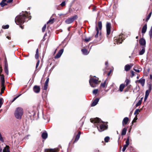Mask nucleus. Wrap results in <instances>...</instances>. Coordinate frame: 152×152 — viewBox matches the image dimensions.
Returning <instances> with one entry per match:
<instances>
[{"label": "nucleus", "mask_w": 152, "mask_h": 152, "mask_svg": "<svg viewBox=\"0 0 152 152\" xmlns=\"http://www.w3.org/2000/svg\"><path fill=\"white\" fill-rule=\"evenodd\" d=\"M111 24L110 23L107 22L106 25V28L107 30V35H108L110 32Z\"/></svg>", "instance_id": "8"}, {"label": "nucleus", "mask_w": 152, "mask_h": 152, "mask_svg": "<svg viewBox=\"0 0 152 152\" xmlns=\"http://www.w3.org/2000/svg\"><path fill=\"white\" fill-rule=\"evenodd\" d=\"M130 82V80L127 79H126L125 81V85L126 86H127L128 85V84Z\"/></svg>", "instance_id": "31"}, {"label": "nucleus", "mask_w": 152, "mask_h": 152, "mask_svg": "<svg viewBox=\"0 0 152 152\" xmlns=\"http://www.w3.org/2000/svg\"><path fill=\"white\" fill-rule=\"evenodd\" d=\"M42 137L43 139H46L48 137L47 133L46 131L43 132L42 134Z\"/></svg>", "instance_id": "18"}, {"label": "nucleus", "mask_w": 152, "mask_h": 152, "mask_svg": "<svg viewBox=\"0 0 152 152\" xmlns=\"http://www.w3.org/2000/svg\"><path fill=\"white\" fill-rule=\"evenodd\" d=\"M134 71H135L136 72H140V70H139L138 69H137L136 67H134Z\"/></svg>", "instance_id": "47"}, {"label": "nucleus", "mask_w": 152, "mask_h": 152, "mask_svg": "<svg viewBox=\"0 0 152 152\" xmlns=\"http://www.w3.org/2000/svg\"><path fill=\"white\" fill-rule=\"evenodd\" d=\"M110 139V137H106L104 139V140L105 142H108L109 141V140Z\"/></svg>", "instance_id": "35"}, {"label": "nucleus", "mask_w": 152, "mask_h": 152, "mask_svg": "<svg viewBox=\"0 0 152 152\" xmlns=\"http://www.w3.org/2000/svg\"><path fill=\"white\" fill-rule=\"evenodd\" d=\"M127 130V128H124L122 131L121 135H125L126 133Z\"/></svg>", "instance_id": "21"}, {"label": "nucleus", "mask_w": 152, "mask_h": 152, "mask_svg": "<svg viewBox=\"0 0 152 152\" xmlns=\"http://www.w3.org/2000/svg\"><path fill=\"white\" fill-rule=\"evenodd\" d=\"M35 58L36 59H37L39 58V54H36L35 55Z\"/></svg>", "instance_id": "52"}, {"label": "nucleus", "mask_w": 152, "mask_h": 152, "mask_svg": "<svg viewBox=\"0 0 152 152\" xmlns=\"http://www.w3.org/2000/svg\"><path fill=\"white\" fill-rule=\"evenodd\" d=\"M130 72L132 75L131 77H132L134 76V72L133 71H131Z\"/></svg>", "instance_id": "51"}, {"label": "nucleus", "mask_w": 152, "mask_h": 152, "mask_svg": "<svg viewBox=\"0 0 152 152\" xmlns=\"http://www.w3.org/2000/svg\"><path fill=\"white\" fill-rule=\"evenodd\" d=\"M151 14H152V12H150L149 13L148 15L147 16L146 19V21H148L149 19L150 18V17L151 16Z\"/></svg>", "instance_id": "34"}, {"label": "nucleus", "mask_w": 152, "mask_h": 152, "mask_svg": "<svg viewBox=\"0 0 152 152\" xmlns=\"http://www.w3.org/2000/svg\"><path fill=\"white\" fill-rule=\"evenodd\" d=\"M111 71H110V72H109L108 73V74H107V75H110V73H111Z\"/></svg>", "instance_id": "60"}, {"label": "nucleus", "mask_w": 152, "mask_h": 152, "mask_svg": "<svg viewBox=\"0 0 152 152\" xmlns=\"http://www.w3.org/2000/svg\"><path fill=\"white\" fill-rule=\"evenodd\" d=\"M125 87V85L123 84H121L119 86V90L122 92Z\"/></svg>", "instance_id": "25"}, {"label": "nucleus", "mask_w": 152, "mask_h": 152, "mask_svg": "<svg viewBox=\"0 0 152 152\" xmlns=\"http://www.w3.org/2000/svg\"><path fill=\"white\" fill-rule=\"evenodd\" d=\"M150 78L151 79H152V75H150Z\"/></svg>", "instance_id": "61"}, {"label": "nucleus", "mask_w": 152, "mask_h": 152, "mask_svg": "<svg viewBox=\"0 0 152 152\" xmlns=\"http://www.w3.org/2000/svg\"><path fill=\"white\" fill-rule=\"evenodd\" d=\"M0 140L2 142H4V140L3 139V138L2 137V136L0 132Z\"/></svg>", "instance_id": "39"}, {"label": "nucleus", "mask_w": 152, "mask_h": 152, "mask_svg": "<svg viewBox=\"0 0 152 152\" xmlns=\"http://www.w3.org/2000/svg\"><path fill=\"white\" fill-rule=\"evenodd\" d=\"M6 1V0H2V1L0 4L1 7H3L7 4L5 2Z\"/></svg>", "instance_id": "22"}, {"label": "nucleus", "mask_w": 152, "mask_h": 152, "mask_svg": "<svg viewBox=\"0 0 152 152\" xmlns=\"http://www.w3.org/2000/svg\"><path fill=\"white\" fill-rule=\"evenodd\" d=\"M46 24H45L42 28V32H44L46 29Z\"/></svg>", "instance_id": "40"}, {"label": "nucleus", "mask_w": 152, "mask_h": 152, "mask_svg": "<svg viewBox=\"0 0 152 152\" xmlns=\"http://www.w3.org/2000/svg\"><path fill=\"white\" fill-rule=\"evenodd\" d=\"M92 6H91V5L90 6L88 7V9H90V7H92Z\"/></svg>", "instance_id": "63"}, {"label": "nucleus", "mask_w": 152, "mask_h": 152, "mask_svg": "<svg viewBox=\"0 0 152 152\" xmlns=\"http://www.w3.org/2000/svg\"><path fill=\"white\" fill-rule=\"evenodd\" d=\"M128 146H127V145H125L124 146V147H123V149H122V151H123V152H124V151H125V150H126V148Z\"/></svg>", "instance_id": "42"}, {"label": "nucleus", "mask_w": 152, "mask_h": 152, "mask_svg": "<svg viewBox=\"0 0 152 152\" xmlns=\"http://www.w3.org/2000/svg\"><path fill=\"white\" fill-rule=\"evenodd\" d=\"M3 152H10V148L8 145H6L3 150Z\"/></svg>", "instance_id": "20"}, {"label": "nucleus", "mask_w": 152, "mask_h": 152, "mask_svg": "<svg viewBox=\"0 0 152 152\" xmlns=\"http://www.w3.org/2000/svg\"><path fill=\"white\" fill-rule=\"evenodd\" d=\"M147 25L145 24L144 25V26L143 27L142 31V34H145L147 30Z\"/></svg>", "instance_id": "19"}, {"label": "nucleus", "mask_w": 152, "mask_h": 152, "mask_svg": "<svg viewBox=\"0 0 152 152\" xmlns=\"http://www.w3.org/2000/svg\"><path fill=\"white\" fill-rule=\"evenodd\" d=\"M64 51V49H61L59 50V52L58 53L57 55L55 56V58H60L63 53Z\"/></svg>", "instance_id": "11"}, {"label": "nucleus", "mask_w": 152, "mask_h": 152, "mask_svg": "<svg viewBox=\"0 0 152 152\" xmlns=\"http://www.w3.org/2000/svg\"><path fill=\"white\" fill-rule=\"evenodd\" d=\"M149 35L150 36V39H151L152 38V32H149Z\"/></svg>", "instance_id": "53"}, {"label": "nucleus", "mask_w": 152, "mask_h": 152, "mask_svg": "<svg viewBox=\"0 0 152 152\" xmlns=\"http://www.w3.org/2000/svg\"><path fill=\"white\" fill-rule=\"evenodd\" d=\"M80 134H81L80 132H79L77 134V135L76 136V138H75V142L77 141L79 139L80 137Z\"/></svg>", "instance_id": "23"}, {"label": "nucleus", "mask_w": 152, "mask_h": 152, "mask_svg": "<svg viewBox=\"0 0 152 152\" xmlns=\"http://www.w3.org/2000/svg\"><path fill=\"white\" fill-rule=\"evenodd\" d=\"M149 32H152V26L151 27V28Z\"/></svg>", "instance_id": "58"}, {"label": "nucleus", "mask_w": 152, "mask_h": 152, "mask_svg": "<svg viewBox=\"0 0 152 152\" xmlns=\"http://www.w3.org/2000/svg\"><path fill=\"white\" fill-rule=\"evenodd\" d=\"M149 94H148V92L147 93V92H145V95L144 99V100L145 101L147 99L148 96H149Z\"/></svg>", "instance_id": "30"}, {"label": "nucleus", "mask_w": 152, "mask_h": 152, "mask_svg": "<svg viewBox=\"0 0 152 152\" xmlns=\"http://www.w3.org/2000/svg\"><path fill=\"white\" fill-rule=\"evenodd\" d=\"M95 29L96 31V34L95 35V37L96 38L98 37L99 34V35L101 34L100 31L102 29V23L101 21H99L98 22V26H96Z\"/></svg>", "instance_id": "5"}, {"label": "nucleus", "mask_w": 152, "mask_h": 152, "mask_svg": "<svg viewBox=\"0 0 152 152\" xmlns=\"http://www.w3.org/2000/svg\"><path fill=\"white\" fill-rule=\"evenodd\" d=\"M8 64L7 61H5V62L4 70L6 73L8 75L9 74V71L8 69Z\"/></svg>", "instance_id": "12"}, {"label": "nucleus", "mask_w": 152, "mask_h": 152, "mask_svg": "<svg viewBox=\"0 0 152 152\" xmlns=\"http://www.w3.org/2000/svg\"><path fill=\"white\" fill-rule=\"evenodd\" d=\"M23 110L20 107H18L16 108L14 113V115L17 119H20L23 114Z\"/></svg>", "instance_id": "3"}, {"label": "nucleus", "mask_w": 152, "mask_h": 152, "mask_svg": "<svg viewBox=\"0 0 152 152\" xmlns=\"http://www.w3.org/2000/svg\"><path fill=\"white\" fill-rule=\"evenodd\" d=\"M91 38V37L86 38L85 39V41L86 42H88L90 40Z\"/></svg>", "instance_id": "38"}, {"label": "nucleus", "mask_w": 152, "mask_h": 152, "mask_svg": "<svg viewBox=\"0 0 152 152\" xmlns=\"http://www.w3.org/2000/svg\"><path fill=\"white\" fill-rule=\"evenodd\" d=\"M145 46H142V49L140 50L139 52V55H143L145 53Z\"/></svg>", "instance_id": "17"}, {"label": "nucleus", "mask_w": 152, "mask_h": 152, "mask_svg": "<svg viewBox=\"0 0 152 152\" xmlns=\"http://www.w3.org/2000/svg\"><path fill=\"white\" fill-rule=\"evenodd\" d=\"M137 119V118H135L133 120V121H132V122H135V121L134 120H136Z\"/></svg>", "instance_id": "59"}, {"label": "nucleus", "mask_w": 152, "mask_h": 152, "mask_svg": "<svg viewBox=\"0 0 152 152\" xmlns=\"http://www.w3.org/2000/svg\"><path fill=\"white\" fill-rule=\"evenodd\" d=\"M139 42L140 44V45L143 46H144L145 47L146 42L145 40L143 38H141L139 40Z\"/></svg>", "instance_id": "13"}, {"label": "nucleus", "mask_w": 152, "mask_h": 152, "mask_svg": "<svg viewBox=\"0 0 152 152\" xmlns=\"http://www.w3.org/2000/svg\"><path fill=\"white\" fill-rule=\"evenodd\" d=\"M66 4L65 1H63L62 2V3L61 4V5L62 7H63L65 6Z\"/></svg>", "instance_id": "46"}, {"label": "nucleus", "mask_w": 152, "mask_h": 152, "mask_svg": "<svg viewBox=\"0 0 152 152\" xmlns=\"http://www.w3.org/2000/svg\"><path fill=\"white\" fill-rule=\"evenodd\" d=\"M105 65L107 66L108 64V62L107 61H106L105 63Z\"/></svg>", "instance_id": "56"}, {"label": "nucleus", "mask_w": 152, "mask_h": 152, "mask_svg": "<svg viewBox=\"0 0 152 152\" xmlns=\"http://www.w3.org/2000/svg\"><path fill=\"white\" fill-rule=\"evenodd\" d=\"M126 144L125 145H126L128 146L129 144V138L128 137L126 141Z\"/></svg>", "instance_id": "41"}, {"label": "nucleus", "mask_w": 152, "mask_h": 152, "mask_svg": "<svg viewBox=\"0 0 152 152\" xmlns=\"http://www.w3.org/2000/svg\"><path fill=\"white\" fill-rule=\"evenodd\" d=\"M21 95V94H20L18 96H17L15 97L13 99L12 101V102H14V101H15L17 98H18L19 96H20Z\"/></svg>", "instance_id": "45"}, {"label": "nucleus", "mask_w": 152, "mask_h": 152, "mask_svg": "<svg viewBox=\"0 0 152 152\" xmlns=\"http://www.w3.org/2000/svg\"><path fill=\"white\" fill-rule=\"evenodd\" d=\"M54 20V18H53L52 19H50L47 22V24H48V23H50L51 24L53 23V20Z\"/></svg>", "instance_id": "29"}, {"label": "nucleus", "mask_w": 152, "mask_h": 152, "mask_svg": "<svg viewBox=\"0 0 152 152\" xmlns=\"http://www.w3.org/2000/svg\"><path fill=\"white\" fill-rule=\"evenodd\" d=\"M133 64H127L124 67L125 70L126 71H129L131 68L133 66Z\"/></svg>", "instance_id": "9"}, {"label": "nucleus", "mask_w": 152, "mask_h": 152, "mask_svg": "<svg viewBox=\"0 0 152 152\" xmlns=\"http://www.w3.org/2000/svg\"><path fill=\"white\" fill-rule=\"evenodd\" d=\"M95 76L93 77H91L90 78L89 82L90 85L92 87H95L96 85L98 84V78H95Z\"/></svg>", "instance_id": "4"}, {"label": "nucleus", "mask_w": 152, "mask_h": 152, "mask_svg": "<svg viewBox=\"0 0 152 152\" xmlns=\"http://www.w3.org/2000/svg\"><path fill=\"white\" fill-rule=\"evenodd\" d=\"M3 103V99L2 98H0V105H2Z\"/></svg>", "instance_id": "44"}, {"label": "nucleus", "mask_w": 152, "mask_h": 152, "mask_svg": "<svg viewBox=\"0 0 152 152\" xmlns=\"http://www.w3.org/2000/svg\"><path fill=\"white\" fill-rule=\"evenodd\" d=\"M39 62H40L39 61V60H38L37 63V64H36V69L37 68L38 66H39Z\"/></svg>", "instance_id": "50"}, {"label": "nucleus", "mask_w": 152, "mask_h": 152, "mask_svg": "<svg viewBox=\"0 0 152 152\" xmlns=\"http://www.w3.org/2000/svg\"><path fill=\"white\" fill-rule=\"evenodd\" d=\"M123 34H120L117 39H115V43H116L117 44H121L122 42L124 39L123 37Z\"/></svg>", "instance_id": "6"}, {"label": "nucleus", "mask_w": 152, "mask_h": 152, "mask_svg": "<svg viewBox=\"0 0 152 152\" xmlns=\"http://www.w3.org/2000/svg\"><path fill=\"white\" fill-rule=\"evenodd\" d=\"M30 16L27 12H22L19 15L17 16L15 18V22L17 24L20 25V27L23 29V27L21 25L25 22V19L26 18L31 19Z\"/></svg>", "instance_id": "1"}, {"label": "nucleus", "mask_w": 152, "mask_h": 152, "mask_svg": "<svg viewBox=\"0 0 152 152\" xmlns=\"http://www.w3.org/2000/svg\"><path fill=\"white\" fill-rule=\"evenodd\" d=\"M7 38L8 39H11V38H10V37L8 36H7Z\"/></svg>", "instance_id": "57"}, {"label": "nucleus", "mask_w": 152, "mask_h": 152, "mask_svg": "<svg viewBox=\"0 0 152 152\" xmlns=\"http://www.w3.org/2000/svg\"><path fill=\"white\" fill-rule=\"evenodd\" d=\"M91 122L94 124L99 132H102L106 129V124L99 118H96L90 119Z\"/></svg>", "instance_id": "2"}, {"label": "nucleus", "mask_w": 152, "mask_h": 152, "mask_svg": "<svg viewBox=\"0 0 152 152\" xmlns=\"http://www.w3.org/2000/svg\"><path fill=\"white\" fill-rule=\"evenodd\" d=\"M129 121V118L127 117L124 118L122 121V125L126 124Z\"/></svg>", "instance_id": "14"}, {"label": "nucleus", "mask_w": 152, "mask_h": 152, "mask_svg": "<svg viewBox=\"0 0 152 152\" xmlns=\"http://www.w3.org/2000/svg\"><path fill=\"white\" fill-rule=\"evenodd\" d=\"M33 91L36 93H38L40 92V88L38 86H35L33 88Z\"/></svg>", "instance_id": "10"}, {"label": "nucleus", "mask_w": 152, "mask_h": 152, "mask_svg": "<svg viewBox=\"0 0 152 152\" xmlns=\"http://www.w3.org/2000/svg\"><path fill=\"white\" fill-rule=\"evenodd\" d=\"M98 91L97 89H94L93 90V93L94 94H96L97 93Z\"/></svg>", "instance_id": "43"}, {"label": "nucleus", "mask_w": 152, "mask_h": 152, "mask_svg": "<svg viewBox=\"0 0 152 152\" xmlns=\"http://www.w3.org/2000/svg\"><path fill=\"white\" fill-rule=\"evenodd\" d=\"M46 152H56V151L54 149H48Z\"/></svg>", "instance_id": "28"}, {"label": "nucleus", "mask_w": 152, "mask_h": 152, "mask_svg": "<svg viewBox=\"0 0 152 152\" xmlns=\"http://www.w3.org/2000/svg\"><path fill=\"white\" fill-rule=\"evenodd\" d=\"M36 54H39V50L38 49H37L36 50Z\"/></svg>", "instance_id": "55"}, {"label": "nucleus", "mask_w": 152, "mask_h": 152, "mask_svg": "<svg viewBox=\"0 0 152 152\" xmlns=\"http://www.w3.org/2000/svg\"><path fill=\"white\" fill-rule=\"evenodd\" d=\"M77 18V16L75 15L72 17L68 18L65 20V22L66 24H69L72 23Z\"/></svg>", "instance_id": "7"}, {"label": "nucleus", "mask_w": 152, "mask_h": 152, "mask_svg": "<svg viewBox=\"0 0 152 152\" xmlns=\"http://www.w3.org/2000/svg\"><path fill=\"white\" fill-rule=\"evenodd\" d=\"M140 110L139 109H137L135 111L134 114L136 115L139 113V112H140Z\"/></svg>", "instance_id": "36"}, {"label": "nucleus", "mask_w": 152, "mask_h": 152, "mask_svg": "<svg viewBox=\"0 0 152 152\" xmlns=\"http://www.w3.org/2000/svg\"><path fill=\"white\" fill-rule=\"evenodd\" d=\"M99 100V98H97L91 104L92 106H94L96 105Z\"/></svg>", "instance_id": "16"}, {"label": "nucleus", "mask_w": 152, "mask_h": 152, "mask_svg": "<svg viewBox=\"0 0 152 152\" xmlns=\"http://www.w3.org/2000/svg\"><path fill=\"white\" fill-rule=\"evenodd\" d=\"M13 0H8L7 1V3H10L12 2Z\"/></svg>", "instance_id": "54"}, {"label": "nucleus", "mask_w": 152, "mask_h": 152, "mask_svg": "<svg viewBox=\"0 0 152 152\" xmlns=\"http://www.w3.org/2000/svg\"><path fill=\"white\" fill-rule=\"evenodd\" d=\"M2 149L0 147V152H2Z\"/></svg>", "instance_id": "62"}, {"label": "nucleus", "mask_w": 152, "mask_h": 152, "mask_svg": "<svg viewBox=\"0 0 152 152\" xmlns=\"http://www.w3.org/2000/svg\"><path fill=\"white\" fill-rule=\"evenodd\" d=\"M48 85L46 84H44V89L46 90L47 89Z\"/></svg>", "instance_id": "48"}, {"label": "nucleus", "mask_w": 152, "mask_h": 152, "mask_svg": "<svg viewBox=\"0 0 152 152\" xmlns=\"http://www.w3.org/2000/svg\"><path fill=\"white\" fill-rule=\"evenodd\" d=\"M148 90H147L145 92H147V93L148 92V94H149L150 93V92L151 90V85H149L148 86Z\"/></svg>", "instance_id": "27"}, {"label": "nucleus", "mask_w": 152, "mask_h": 152, "mask_svg": "<svg viewBox=\"0 0 152 152\" xmlns=\"http://www.w3.org/2000/svg\"><path fill=\"white\" fill-rule=\"evenodd\" d=\"M81 51L85 55H87L88 53V51L86 49H82L81 50Z\"/></svg>", "instance_id": "24"}, {"label": "nucleus", "mask_w": 152, "mask_h": 152, "mask_svg": "<svg viewBox=\"0 0 152 152\" xmlns=\"http://www.w3.org/2000/svg\"><path fill=\"white\" fill-rule=\"evenodd\" d=\"M106 81H105L103 83H102L101 84V86L103 88H104L106 86Z\"/></svg>", "instance_id": "33"}, {"label": "nucleus", "mask_w": 152, "mask_h": 152, "mask_svg": "<svg viewBox=\"0 0 152 152\" xmlns=\"http://www.w3.org/2000/svg\"><path fill=\"white\" fill-rule=\"evenodd\" d=\"M2 27L4 29H7L9 27V26L8 25H7L5 26H2Z\"/></svg>", "instance_id": "37"}, {"label": "nucleus", "mask_w": 152, "mask_h": 152, "mask_svg": "<svg viewBox=\"0 0 152 152\" xmlns=\"http://www.w3.org/2000/svg\"><path fill=\"white\" fill-rule=\"evenodd\" d=\"M91 6H92V11L94 12L96 11V6H94L93 5H91Z\"/></svg>", "instance_id": "32"}, {"label": "nucleus", "mask_w": 152, "mask_h": 152, "mask_svg": "<svg viewBox=\"0 0 152 152\" xmlns=\"http://www.w3.org/2000/svg\"><path fill=\"white\" fill-rule=\"evenodd\" d=\"M142 98L136 104V107H138V106L140 105L142 103Z\"/></svg>", "instance_id": "26"}, {"label": "nucleus", "mask_w": 152, "mask_h": 152, "mask_svg": "<svg viewBox=\"0 0 152 152\" xmlns=\"http://www.w3.org/2000/svg\"><path fill=\"white\" fill-rule=\"evenodd\" d=\"M136 39H138V36H137V37H136Z\"/></svg>", "instance_id": "64"}, {"label": "nucleus", "mask_w": 152, "mask_h": 152, "mask_svg": "<svg viewBox=\"0 0 152 152\" xmlns=\"http://www.w3.org/2000/svg\"><path fill=\"white\" fill-rule=\"evenodd\" d=\"M145 81V79L142 78H141L139 80L137 81H138L139 83H140L142 86H143L144 85Z\"/></svg>", "instance_id": "15"}, {"label": "nucleus", "mask_w": 152, "mask_h": 152, "mask_svg": "<svg viewBox=\"0 0 152 152\" xmlns=\"http://www.w3.org/2000/svg\"><path fill=\"white\" fill-rule=\"evenodd\" d=\"M49 78H48L46 80V81L45 82V84L48 85V83L49 82Z\"/></svg>", "instance_id": "49"}]
</instances>
